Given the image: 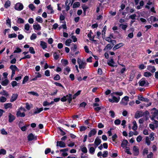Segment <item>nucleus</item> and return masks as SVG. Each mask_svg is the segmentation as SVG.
<instances>
[{
	"label": "nucleus",
	"instance_id": "nucleus-20",
	"mask_svg": "<svg viewBox=\"0 0 158 158\" xmlns=\"http://www.w3.org/2000/svg\"><path fill=\"white\" fill-rule=\"evenodd\" d=\"M37 110H35L34 112L33 113V115H34L35 114H38L40 113L43 110V107L40 108L39 109L38 108H36Z\"/></svg>",
	"mask_w": 158,
	"mask_h": 158
},
{
	"label": "nucleus",
	"instance_id": "nucleus-25",
	"mask_svg": "<svg viewBox=\"0 0 158 158\" xmlns=\"http://www.w3.org/2000/svg\"><path fill=\"white\" fill-rule=\"evenodd\" d=\"M123 92H113L110 94L111 96H113V95L115 94L116 95H118L119 96H121L123 94Z\"/></svg>",
	"mask_w": 158,
	"mask_h": 158
},
{
	"label": "nucleus",
	"instance_id": "nucleus-56",
	"mask_svg": "<svg viewBox=\"0 0 158 158\" xmlns=\"http://www.w3.org/2000/svg\"><path fill=\"white\" fill-rule=\"evenodd\" d=\"M64 70H65L67 72V73H66L64 72V74L67 75L70 71V69L69 67L67 66L64 69Z\"/></svg>",
	"mask_w": 158,
	"mask_h": 158
},
{
	"label": "nucleus",
	"instance_id": "nucleus-59",
	"mask_svg": "<svg viewBox=\"0 0 158 158\" xmlns=\"http://www.w3.org/2000/svg\"><path fill=\"white\" fill-rule=\"evenodd\" d=\"M60 75L58 74H56V76L54 77V79L55 80H56V81L59 80H60Z\"/></svg>",
	"mask_w": 158,
	"mask_h": 158
},
{
	"label": "nucleus",
	"instance_id": "nucleus-53",
	"mask_svg": "<svg viewBox=\"0 0 158 158\" xmlns=\"http://www.w3.org/2000/svg\"><path fill=\"white\" fill-rule=\"evenodd\" d=\"M1 133L3 135H7V132L5 130L4 128L2 129L1 130Z\"/></svg>",
	"mask_w": 158,
	"mask_h": 158
},
{
	"label": "nucleus",
	"instance_id": "nucleus-16",
	"mask_svg": "<svg viewBox=\"0 0 158 158\" xmlns=\"http://www.w3.org/2000/svg\"><path fill=\"white\" fill-rule=\"evenodd\" d=\"M101 143V140L98 138V137H97L95 139L94 142L95 145L97 146H98Z\"/></svg>",
	"mask_w": 158,
	"mask_h": 158
},
{
	"label": "nucleus",
	"instance_id": "nucleus-26",
	"mask_svg": "<svg viewBox=\"0 0 158 158\" xmlns=\"http://www.w3.org/2000/svg\"><path fill=\"white\" fill-rule=\"evenodd\" d=\"M113 46L111 44H108L104 49V50H106L108 49H110Z\"/></svg>",
	"mask_w": 158,
	"mask_h": 158
},
{
	"label": "nucleus",
	"instance_id": "nucleus-63",
	"mask_svg": "<svg viewBox=\"0 0 158 158\" xmlns=\"http://www.w3.org/2000/svg\"><path fill=\"white\" fill-rule=\"evenodd\" d=\"M109 113L110 114V115L112 118H114L115 116V113L114 112L113 110H110L109 112Z\"/></svg>",
	"mask_w": 158,
	"mask_h": 158
},
{
	"label": "nucleus",
	"instance_id": "nucleus-11",
	"mask_svg": "<svg viewBox=\"0 0 158 158\" xmlns=\"http://www.w3.org/2000/svg\"><path fill=\"white\" fill-rule=\"evenodd\" d=\"M97 133V131L95 129H93L89 132L88 134V136L89 137H91L93 135H94L96 134Z\"/></svg>",
	"mask_w": 158,
	"mask_h": 158
},
{
	"label": "nucleus",
	"instance_id": "nucleus-37",
	"mask_svg": "<svg viewBox=\"0 0 158 158\" xmlns=\"http://www.w3.org/2000/svg\"><path fill=\"white\" fill-rule=\"evenodd\" d=\"M47 8L48 9L50 10L51 11L50 12V14H53L54 13V10L52 9V7H51V5H48L47 6Z\"/></svg>",
	"mask_w": 158,
	"mask_h": 158
},
{
	"label": "nucleus",
	"instance_id": "nucleus-48",
	"mask_svg": "<svg viewBox=\"0 0 158 158\" xmlns=\"http://www.w3.org/2000/svg\"><path fill=\"white\" fill-rule=\"evenodd\" d=\"M146 143H147V145L149 146L150 144V141L149 140V138L147 136L146 138L145 139Z\"/></svg>",
	"mask_w": 158,
	"mask_h": 158
},
{
	"label": "nucleus",
	"instance_id": "nucleus-21",
	"mask_svg": "<svg viewBox=\"0 0 158 158\" xmlns=\"http://www.w3.org/2000/svg\"><path fill=\"white\" fill-rule=\"evenodd\" d=\"M123 45L122 43H120L116 45L113 48V50L114 51L118 49L120 47L123 46Z\"/></svg>",
	"mask_w": 158,
	"mask_h": 158
},
{
	"label": "nucleus",
	"instance_id": "nucleus-8",
	"mask_svg": "<svg viewBox=\"0 0 158 158\" xmlns=\"http://www.w3.org/2000/svg\"><path fill=\"white\" fill-rule=\"evenodd\" d=\"M15 119V117L11 113H8V122L10 123H12Z\"/></svg>",
	"mask_w": 158,
	"mask_h": 158
},
{
	"label": "nucleus",
	"instance_id": "nucleus-40",
	"mask_svg": "<svg viewBox=\"0 0 158 158\" xmlns=\"http://www.w3.org/2000/svg\"><path fill=\"white\" fill-rule=\"evenodd\" d=\"M0 93L2 95L6 96V97H7L9 95L7 92L4 90H3V91L2 92H1Z\"/></svg>",
	"mask_w": 158,
	"mask_h": 158
},
{
	"label": "nucleus",
	"instance_id": "nucleus-34",
	"mask_svg": "<svg viewBox=\"0 0 158 158\" xmlns=\"http://www.w3.org/2000/svg\"><path fill=\"white\" fill-rule=\"evenodd\" d=\"M125 148V152L127 153V154L131 155L132 153L130 152V148L129 147H126Z\"/></svg>",
	"mask_w": 158,
	"mask_h": 158
},
{
	"label": "nucleus",
	"instance_id": "nucleus-23",
	"mask_svg": "<svg viewBox=\"0 0 158 158\" xmlns=\"http://www.w3.org/2000/svg\"><path fill=\"white\" fill-rule=\"evenodd\" d=\"M40 46L43 49H45L47 47V43L43 41H40Z\"/></svg>",
	"mask_w": 158,
	"mask_h": 158
},
{
	"label": "nucleus",
	"instance_id": "nucleus-36",
	"mask_svg": "<svg viewBox=\"0 0 158 158\" xmlns=\"http://www.w3.org/2000/svg\"><path fill=\"white\" fill-rule=\"evenodd\" d=\"M119 27H122V28L123 30H125L127 27V24H119Z\"/></svg>",
	"mask_w": 158,
	"mask_h": 158
},
{
	"label": "nucleus",
	"instance_id": "nucleus-5",
	"mask_svg": "<svg viewBox=\"0 0 158 158\" xmlns=\"http://www.w3.org/2000/svg\"><path fill=\"white\" fill-rule=\"evenodd\" d=\"M56 146L57 147V148L58 149V147H59L61 148H65L66 147L65 143L62 141H57Z\"/></svg>",
	"mask_w": 158,
	"mask_h": 158
},
{
	"label": "nucleus",
	"instance_id": "nucleus-62",
	"mask_svg": "<svg viewBox=\"0 0 158 158\" xmlns=\"http://www.w3.org/2000/svg\"><path fill=\"white\" fill-rule=\"evenodd\" d=\"M43 105L44 106H47L49 105L50 103L47 101H45L43 102Z\"/></svg>",
	"mask_w": 158,
	"mask_h": 158
},
{
	"label": "nucleus",
	"instance_id": "nucleus-52",
	"mask_svg": "<svg viewBox=\"0 0 158 158\" xmlns=\"http://www.w3.org/2000/svg\"><path fill=\"white\" fill-rule=\"evenodd\" d=\"M51 152V149L50 148H48L45 149V154L46 155L48 154Z\"/></svg>",
	"mask_w": 158,
	"mask_h": 158
},
{
	"label": "nucleus",
	"instance_id": "nucleus-15",
	"mask_svg": "<svg viewBox=\"0 0 158 158\" xmlns=\"http://www.w3.org/2000/svg\"><path fill=\"white\" fill-rule=\"evenodd\" d=\"M128 143V142L126 139H124L122 141L121 144V146L123 148H125L127 146V144Z\"/></svg>",
	"mask_w": 158,
	"mask_h": 158
},
{
	"label": "nucleus",
	"instance_id": "nucleus-9",
	"mask_svg": "<svg viewBox=\"0 0 158 158\" xmlns=\"http://www.w3.org/2000/svg\"><path fill=\"white\" fill-rule=\"evenodd\" d=\"M107 64L110 66L113 67H117V65L114 64V60L113 58L111 59L110 60H109L108 62L107 63Z\"/></svg>",
	"mask_w": 158,
	"mask_h": 158
},
{
	"label": "nucleus",
	"instance_id": "nucleus-19",
	"mask_svg": "<svg viewBox=\"0 0 158 158\" xmlns=\"http://www.w3.org/2000/svg\"><path fill=\"white\" fill-rule=\"evenodd\" d=\"M4 106L5 109H7L8 108H12V105L11 103H6L4 104Z\"/></svg>",
	"mask_w": 158,
	"mask_h": 158
},
{
	"label": "nucleus",
	"instance_id": "nucleus-49",
	"mask_svg": "<svg viewBox=\"0 0 158 158\" xmlns=\"http://www.w3.org/2000/svg\"><path fill=\"white\" fill-rule=\"evenodd\" d=\"M148 153V148H145L143 151V154L144 155L145 154H147Z\"/></svg>",
	"mask_w": 158,
	"mask_h": 158
},
{
	"label": "nucleus",
	"instance_id": "nucleus-1",
	"mask_svg": "<svg viewBox=\"0 0 158 158\" xmlns=\"http://www.w3.org/2000/svg\"><path fill=\"white\" fill-rule=\"evenodd\" d=\"M77 96V95L75 94L73 96L72 94H68L66 96H64L61 98L60 100L62 102H65L67 100L68 102L69 103H70L72 99H75Z\"/></svg>",
	"mask_w": 158,
	"mask_h": 158
},
{
	"label": "nucleus",
	"instance_id": "nucleus-60",
	"mask_svg": "<svg viewBox=\"0 0 158 158\" xmlns=\"http://www.w3.org/2000/svg\"><path fill=\"white\" fill-rule=\"evenodd\" d=\"M118 138V136L116 134L112 136V140L113 141L115 142L116 139Z\"/></svg>",
	"mask_w": 158,
	"mask_h": 158
},
{
	"label": "nucleus",
	"instance_id": "nucleus-51",
	"mask_svg": "<svg viewBox=\"0 0 158 158\" xmlns=\"http://www.w3.org/2000/svg\"><path fill=\"white\" fill-rule=\"evenodd\" d=\"M108 152L107 151H105L103 152V153L102 155V156L104 158L106 157L107 156Z\"/></svg>",
	"mask_w": 158,
	"mask_h": 158
},
{
	"label": "nucleus",
	"instance_id": "nucleus-61",
	"mask_svg": "<svg viewBox=\"0 0 158 158\" xmlns=\"http://www.w3.org/2000/svg\"><path fill=\"white\" fill-rule=\"evenodd\" d=\"M24 22V21L23 19L21 18H19L18 19V23H23Z\"/></svg>",
	"mask_w": 158,
	"mask_h": 158
},
{
	"label": "nucleus",
	"instance_id": "nucleus-18",
	"mask_svg": "<svg viewBox=\"0 0 158 158\" xmlns=\"http://www.w3.org/2000/svg\"><path fill=\"white\" fill-rule=\"evenodd\" d=\"M138 99L141 101L144 102H148L149 101V100L147 98H145L143 96H140L138 97Z\"/></svg>",
	"mask_w": 158,
	"mask_h": 158
},
{
	"label": "nucleus",
	"instance_id": "nucleus-38",
	"mask_svg": "<svg viewBox=\"0 0 158 158\" xmlns=\"http://www.w3.org/2000/svg\"><path fill=\"white\" fill-rule=\"evenodd\" d=\"M152 74L149 72H145L144 73V76L146 77H149Z\"/></svg>",
	"mask_w": 158,
	"mask_h": 158
},
{
	"label": "nucleus",
	"instance_id": "nucleus-42",
	"mask_svg": "<svg viewBox=\"0 0 158 158\" xmlns=\"http://www.w3.org/2000/svg\"><path fill=\"white\" fill-rule=\"evenodd\" d=\"M17 35L15 33H14L11 34H10L8 35V37L9 38H15L17 37Z\"/></svg>",
	"mask_w": 158,
	"mask_h": 158
},
{
	"label": "nucleus",
	"instance_id": "nucleus-64",
	"mask_svg": "<svg viewBox=\"0 0 158 158\" xmlns=\"http://www.w3.org/2000/svg\"><path fill=\"white\" fill-rule=\"evenodd\" d=\"M22 51V50L19 48H16V50H15L14 52V53H19L21 52Z\"/></svg>",
	"mask_w": 158,
	"mask_h": 158
},
{
	"label": "nucleus",
	"instance_id": "nucleus-33",
	"mask_svg": "<svg viewBox=\"0 0 158 158\" xmlns=\"http://www.w3.org/2000/svg\"><path fill=\"white\" fill-rule=\"evenodd\" d=\"M36 20L40 23H42L43 22L42 19L40 16H38L36 18Z\"/></svg>",
	"mask_w": 158,
	"mask_h": 158
},
{
	"label": "nucleus",
	"instance_id": "nucleus-58",
	"mask_svg": "<svg viewBox=\"0 0 158 158\" xmlns=\"http://www.w3.org/2000/svg\"><path fill=\"white\" fill-rule=\"evenodd\" d=\"M29 51L31 53L34 54L35 53V52L34 50V49L32 47H30Z\"/></svg>",
	"mask_w": 158,
	"mask_h": 158
},
{
	"label": "nucleus",
	"instance_id": "nucleus-3",
	"mask_svg": "<svg viewBox=\"0 0 158 158\" xmlns=\"http://www.w3.org/2000/svg\"><path fill=\"white\" fill-rule=\"evenodd\" d=\"M111 96L112 97V99H109V101L110 102H111L112 103H117L119 101L120 98L119 96H118V97H116L114 96V95Z\"/></svg>",
	"mask_w": 158,
	"mask_h": 158
},
{
	"label": "nucleus",
	"instance_id": "nucleus-31",
	"mask_svg": "<svg viewBox=\"0 0 158 158\" xmlns=\"http://www.w3.org/2000/svg\"><path fill=\"white\" fill-rule=\"evenodd\" d=\"M10 5V2L9 1H6L4 4V7L5 8H7L8 7H9Z\"/></svg>",
	"mask_w": 158,
	"mask_h": 158
},
{
	"label": "nucleus",
	"instance_id": "nucleus-14",
	"mask_svg": "<svg viewBox=\"0 0 158 158\" xmlns=\"http://www.w3.org/2000/svg\"><path fill=\"white\" fill-rule=\"evenodd\" d=\"M18 97V95L17 94H13L10 100L11 102H13L15 101L17 99Z\"/></svg>",
	"mask_w": 158,
	"mask_h": 158
},
{
	"label": "nucleus",
	"instance_id": "nucleus-28",
	"mask_svg": "<svg viewBox=\"0 0 158 158\" xmlns=\"http://www.w3.org/2000/svg\"><path fill=\"white\" fill-rule=\"evenodd\" d=\"M106 26H105L103 28V30L102 31V37H105V33L106 31Z\"/></svg>",
	"mask_w": 158,
	"mask_h": 158
},
{
	"label": "nucleus",
	"instance_id": "nucleus-45",
	"mask_svg": "<svg viewBox=\"0 0 158 158\" xmlns=\"http://www.w3.org/2000/svg\"><path fill=\"white\" fill-rule=\"evenodd\" d=\"M61 62L64 66L67 65L68 64V61L66 60H62Z\"/></svg>",
	"mask_w": 158,
	"mask_h": 158
},
{
	"label": "nucleus",
	"instance_id": "nucleus-12",
	"mask_svg": "<svg viewBox=\"0 0 158 158\" xmlns=\"http://www.w3.org/2000/svg\"><path fill=\"white\" fill-rule=\"evenodd\" d=\"M133 149L135 152V155L136 156H138L139 154V149L138 147L136 146H134Z\"/></svg>",
	"mask_w": 158,
	"mask_h": 158
},
{
	"label": "nucleus",
	"instance_id": "nucleus-22",
	"mask_svg": "<svg viewBox=\"0 0 158 158\" xmlns=\"http://www.w3.org/2000/svg\"><path fill=\"white\" fill-rule=\"evenodd\" d=\"M139 5H138L136 7V8L138 10L140 9L142 7L144 4V2L143 1H141L139 2Z\"/></svg>",
	"mask_w": 158,
	"mask_h": 158
},
{
	"label": "nucleus",
	"instance_id": "nucleus-13",
	"mask_svg": "<svg viewBox=\"0 0 158 158\" xmlns=\"http://www.w3.org/2000/svg\"><path fill=\"white\" fill-rule=\"evenodd\" d=\"M144 115V114H143V113L142 111H140L137 112L135 113V117L136 118H139L140 117H142L143 115Z\"/></svg>",
	"mask_w": 158,
	"mask_h": 158
},
{
	"label": "nucleus",
	"instance_id": "nucleus-50",
	"mask_svg": "<svg viewBox=\"0 0 158 158\" xmlns=\"http://www.w3.org/2000/svg\"><path fill=\"white\" fill-rule=\"evenodd\" d=\"M80 6V4L79 2H76L74 3L73 5V8H76Z\"/></svg>",
	"mask_w": 158,
	"mask_h": 158
},
{
	"label": "nucleus",
	"instance_id": "nucleus-39",
	"mask_svg": "<svg viewBox=\"0 0 158 158\" xmlns=\"http://www.w3.org/2000/svg\"><path fill=\"white\" fill-rule=\"evenodd\" d=\"M81 151L83 153H86L87 152V150L86 147L81 148Z\"/></svg>",
	"mask_w": 158,
	"mask_h": 158
},
{
	"label": "nucleus",
	"instance_id": "nucleus-10",
	"mask_svg": "<svg viewBox=\"0 0 158 158\" xmlns=\"http://www.w3.org/2000/svg\"><path fill=\"white\" fill-rule=\"evenodd\" d=\"M152 112L151 114L152 113V115L154 117H156L158 115V110L156 109L155 108H154L152 110Z\"/></svg>",
	"mask_w": 158,
	"mask_h": 158
},
{
	"label": "nucleus",
	"instance_id": "nucleus-6",
	"mask_svg": "<svg viewBox=\"0 0 158 158\" xmlns=\"http://www.w3.org/2000/svg\"><path fill=\"white\" fill-rule=\"evenodd\" d=\"M23 6L21 3H16L15 6V9L18 10H21L23 9Z\"/></svg>",
	"mask_w": 158,
	"mask_h": 158
},
{
	"label": "nucleus",
	"instance_id": "nucleus-32",
	"mask_svg": "<svg viewBox=\"0 0 158 158\" xmlns=\"http://www.w3.org/2000/svg\"><path fill=\"white\" fill-rule=\"evenodd\" d=\"M9 81L7 79H5L2 81L1 84L3 86L6 85L8 83Z\"/></svg>",
	"mask_w": 158,
	"mask_h": 158
},
{
	"label": "nucleus",
	"instance_id": "nucleus-30",
	"mask_svg": "<svg viewBox=\"0 0 158 158\" xmlns=\"http://www.w3.org/2000/svg\"><path fill=\"white\" fill-rule=\"evenodd\" d=\"M72 40L70 39L67 40L65 42V44L66 46H69L70 45V44L72 42Z\"/></svg>",
	"mask_w": 158,
	"mask_h": 158
},
{
	"label": "nucleus",
	"instance_id": "nucleus-24",
	"mask_svg": "<svg viewBox=\"0 0 158 158\" xmlns=\"http://www.w3.org/2000/svg\"><path fill=\"white\" fill-rule=\"evenodd\" d=\"M29 126V124H27L26 125H25L21 127L19 125V127L20 128L21 130L22 131H25L27 129V127Z\"/></svg>",
	"mask_w": 158,
	"mask_h": 158
},
{
	"label": "nucleus",
	"instance_id": "nucleus-44",
	"mask_svg": "<svg viewBox=\"0 0 158 158\" xmlns=\"http://www.w3.org/2000/svg\"><path fill=\"white\" fill-rule=\"evenodd\" d=\"M29 79V77L28 76H25L24 78L23 81V84L25 83Z\"/></svg>",
	"mask_w": 158,
	"mask_h": 158
},
{
	"label": "nucleus",
	"instance_id": "nucleus-27",
	"mask_svg": "<svg viewBox=\"0 0 158 158\" xmlns=\"http://www.w3.org/2000/svg\"><path fill=\"white\" fill-rule=\"evenodd\" d=\"M33 27L34 29L37 30H40L41 28V27L40 25L38 24L37 25H33Z\"/></svg>",
	"mask_w": 158,
	"mask_h": 158
},
{
	"label": "nucleus",
	"instance_id": "nucleus-7",
	"mask_svg": "<svg viewBox=\"0 0 158 158\" xmlns=\"http://www.w3.org/2000/svg\"><path fill=\"white\" fill-rule=\"evenodd\" d=\"M27 138L28 141H31L34 139L36 140L37 139V136H35L32 133L29 134Z\"/></svg>",
	"mask_w": 158,
	"mask_h": 158
},
{
	"label": "nucleus",
	"instance_id": "nucleus-47",
	"mask_svg": "<svg viewBox=\"0 0 158 158\" xmlns=\"http://www.w3.org/2000/svg\"><path fill=\"white\" fill-rule=\"evenodd\" d=\"M87 129V127L85 126H81L80 127V131H85Z\"/></svg>",
	"mask_w": 158,
	"mask_h": 158
},
{
	"label": "nucleus",
	"instance_id": "nucleus-41",
	"mask_svg": "<svg viewBox=\"0 0 158 158\" xmlns=\"http://www.w3.org/2000/svg\"><path fill=\"white\" fill-rule=\"evenodd\" d=\"M73 46L71 48V49L73 51H75L77 48V46L75 44H72Z\"/></svg>",
	"mask_w": 158,
	"mask_h": 158
},
{
	"label": "nucleus",
	"instance_id": "nucleus-57",
	"mask_svg": "<svg viewBox=\"0 0 158 158\" xmlns=\"http://www.w3.org/2000/svg\"><path fill=\"white\" fill-rule=\"evenodd\" d=\"M121 123V120L119 119H117L114 121V123L116 125H118Z\"/></svg>",
	"mask_w": 158,
	"mask_h": 158
},
{
	"label": "nucleus",
	"instance_id": "nucleus-29",
	"mask_svg": "<svg viewBox=\"0 0 158 158\" xmlns=\"http://www.w3.org/2000/svg\"><path fill=\"white\" fill-rule=\"evenodd\" d=\"M95 149L93 147H91L89 150V152L91 154H94L95 152Z\"/></svg>",
	"mask_w": 158,
	"mask_h": 158
},
{
	"label": "nucleus",
	"instance_id": "nucleus-2",
	"mask_svg": "<svg viewBox=\"0 0 158 158\" xmlns=\"http://www.w3.org/2000/svg\"><path fill=\"white\" fill-rule=\"evenodd\" d=\"M77 62L79 64V67L80 69L85 68L86 63L85 59L82 60L81 59L78 58L77 59Z\"/></svg>",
	"mask_w": 158,
	"mask_h": 158
},
{
	"label": "nucleus",
	"instance_id": "nucleus-4",
	"mask_svg": "<svg viewBox=\"0 0 158 158\" xmlns=\"http://www.w3.org/2000/svg\"><path fill=\"white\" fill-rule=\"evenodd\" d=\"M139 85L140 86H147L149 84V83L147 81H145L144 78H142L139 81Z\"/></svg>",
	"mask_w": 158,
	"mask_h": 158
},
{
	"label": "nucleus",
	"instance_id": "nucleus-54",
	"mask_svg": "<svg viewBox=\"0 0 158 158\" xmlns=\"http://www.w3.org/2000/svg\"><path fill=\"white\" fill-rule=\"evenodd\" d=\"M32 10H34L35 9V7L34 6V5L32 4H31L29 5L28 6Z\"/></svg>",
	"mask_w": 158,
	"mask_h": 158
},
{
	"label": "nucleus",
	"instance_id": "nucleus-43",
	"mask_svg": "<svg viewBox=\"0 0 158 158\" xmlns=\"http://www.w3.org/2000/svg\"><path fill=\"white\" fill-rule=\"evenodd\" d=\"M129 101V97L127 96H125L121 100V101H124L128 102Z\"/></svg>",
	"mask_w": 158,
	"mask_h": 158
},
{
	"label": "nucleus",
	"instance_id": "nucleus-35",
	"mask_svg": "<svg viewBox=\"0 0 158 158\" xmlns=\"http://www.w3.org/2000/svg\"><path fill=\"white\" fill-rule=\"evenodd\" d=\"M28 93L34 96H36L38 97L39 96V94L36 92H35L34 91H31L28 92Z\"/></svg>",
	"mask_w": 158,
	"mask_h": 158
},
{
	"label": "nucleus",
	"instance_id": "nucleus-17",
	"mask_svg": "<svg viewBox=\"0 0 158 158\" xmlns=\"http://www.w3.org/2000/svg\"><path fill=\"white\" fill-rule=\"evenodd\" d=\"M16 115L17 117H23L25 116V113L24 112L21 113L20 111H18L16 113Z\"/></svg>",
	"mask_w": 158,
	"mask_h": 158
},
{
	"label": "nucleus",
	"instance_id": "nucleus-46",
	"mask_svg": "<svg viewBox=\"0 0 158 158\" xmlns=\"http://www.w3.org/2000/svg\"><path fill=\"white\" fill-rule=\"evenodd\" d=\"M6 100V98L2 96L0 98V101L1 102H5Z\"/></svg>",
	"mask_w": 158,
	"mask_h": 158
},
{
	"label": "nucleus",
	"instance_id": "nucleus-55",
	"mask_svg": "<svg viewBox=\"0 0 158 158\" xmlns=\"http://www.w3.org/2000/svg\"><path fill=\"white\" fill-rule=\"evenodd\" d=\"M36 38V35L35 33H33L30 37V39L32 40L35 39Z\"/></svg>",
	"mask_w": 158,
	"mask_h": 158
}]
</instances>
